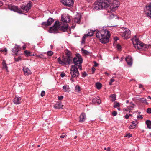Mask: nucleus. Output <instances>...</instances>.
Returning a JSON list of instances; mask_svg holds the SVG:
<instances>
[{"mask_svg": "<svg viewBox=\"0 0 151 151\" xmlns=\"http://www.w3.org/2000/svg\"><path fill=\"white\" fill-rule=\"evenodd\" d=\"M130 105L129 106H128L127 108H124L123 109L124 111H128L129 112H131V111L133 109L135 106V105L132 102L130 103Z\"/></svg>", "mask_w": 151, "mask_h": 151, "instance_id": "15", "label": "nucleus"}, {"mask_svg": "<svg viewBox=\"0 0 151 151\" xmlns=\"http://www.w3.org/2000/svg\"><path fill=\"white\" fill-rule=\"evenodd\" d=\"M130 31L128 29H127L124 32H121L120 35L124 38L127 39L130 37Z\"/></svg>", "mask_w": 151, "mask_h": 151, "instance_id": "9", "label": "nucleus"}, {"mask_svg": "<svg viewBox=\"0 0 151 151\" xmlns=\"http://www.w3.org/2000/svg\"><path fill=\"white\" fill-rule=\"evenodd\" d=\"M81 17L79 15L76 17L74 19V21L75 23L79 24L80 23Z\"/></svg>", "mask_w": 151, "mask_h": 151, "instance_id": "24", "label": "nucleus"}, {"mask_svg": "<svg viewBox=\"0 0 151 151\" xmlns=\"http://www.w3.org/2000/svg\"><path fill=\"white\" fill-rule=\"evenodd\" d=\"M129 117V116L127 114L125 116V118L126 119H128Z\"/></svg>", "mask_w": 151, "mask_h": 151, "instance_id": "55", "label": "nucleus"}, {"mask_svg": "<svg viewBox=\"0 0 151 151\" xmlns=\"http://www.w3.org/2000/svg\"><path fill=\"white\" fill-rule=\"evenodd\" d=\"M139 88H142L143 90L144 89V88H143V86L141 84H139Z\"/></svg>", "mask_w": 151, "mask_h": 151, "instance_id": "52", "label": "nucleus"}, {"mask_svg": "<svg viewBox=\"0 0 151 151\" xmlns=\"http://www.w3.org/2000/svg\"><path fill=\"white\" fill-rule=\"evenodd\" d=\"M2 4H3L2 2L1 1H0V6H2Z\"/></svg>", "mask_w": 151, "mask_h": 151, "instance_id": "61", "label": "nucleus"}, {"mask_svg": "<svg viewBox=\"0 0 151 151\" xmlns=\"http://www.w3.org/2000/svg\"><path fill=\"white\" fill-rule=\"evenodd\" d=\"M95 85L96 86V88L98 89H100L102 87V85L100 83L97 82L96 83Z\"/></svg>", "mask_w": 151, "mask_h": 151, "instance_id": "29", "label": "nucleus"}, {"mask_svg": "<svg viewBox=\"0 0 151 151\" xmlns=\"http://www.w3.org/2000/svg\"><path fill=\"white\" fill-rule=\"evenodd\" d=\"M87 75V74L86 72H84L82 73V77H85Z\"/></svg>", "mask_w": 151, "mask_h": 151, "instance_id": "44", "label": "nucleus"}, {"mask_svg": "<svg viewBox=\"0 0 151 151\" xmlns=\"http://www.w3.org/2000/svg\"><path fill=\"white\" fill-rule=\"evenodd\" d=\"M127 136H128V137H132V134H128Z\"/></svg>", "mask_w": 151, "mask_h": 151, "instance_id": "58", "label": "nucleus"}, {"mask_svg": "<svg viewBox=\"0 0 151 151\" xmlns=\"http://www.w3.org/2000/svg\"><path fill=\"white\" fill-rule=\"evenodd\" d=\"M32 6V4L31 1H29L25 6L22 5L21 6V8L24 11H25L27 12L31 9Z\"/></svg>", "mask_w": 151, "mask_h": 151, "instance_id": "10", "label": "nucleus"}, {"mask_svg": "<svg viewBox=\"0 0 151 151\" xmlns=\"http://www.w3.org/2000/svg\"><path fill=\"white\" fill-rule=\"evenodd\" d=\"M92 102L93 103H97L98 104H100L101 103L100 99L99 97H95L92 100Z\"/></svg>", "mask_w": 151, "mask_h": 151, "instance_id": "23", "label": "nucleus"}, {"mask_svg": "<svg viewBox=\"0 0 151 151\" xmlns=\"http://www.w3.org/2000/svg\"><path fill=\"white\" fill-rule=\"evenodd\" d=\"M73 61L75 66L81 70H82L81 64L82 63V59L81 55L79 54H77L76 56L73 58Z\"/></svg>", "mask_w": 151, "mask_h": 151, "instance_id": "5", "label": "nucleus"}, {"mask_svg": "<svg viewBox=\"0 0 151 151\" xmlns=\"http://www.w3.org/2000/svg\"><path fill=\"white\" fill-rule=\"evenodd\" d=\"M131 123V125L129 127V129H132L135 128L137 124L136 120L133 121Z\"/></svg>", "mask_w": 151, "mask_h": 151, "instance_id": "22", "label": "nucleus"}, {"mask_svg": "<svg viewBox=\"0 0 151 151\" xmlns=\"http://www.w3.org/2000/svg\"><path fill=\"white\" fill-rule=\"evenodd\" d=\"M110 35V32L107 30L101 29L98 31L96 33V37L101 43L104 44L109 42Z\"/></svg>", "mask_w": 151, "mask_h": 151, "instance_id": "1", "label": "nucleus"}, {"mask_svg": "<svg viewBox=\"0 0 151 151\" xmlns=\"http://www.w3.org/2000/svg\"><path fill=\"white\" fill-rule=\"evenodd\" d=\"M81 51L83 53L86 54H87L88 53V51L84 50L83 48L82 49Z\"/></svg>", "mask_w": 151, "mask_h": 151, "instance_id": "37", "label": "nucleus"}, {"mask_svg": "<svg viewBox=\"0 0 151 151\" xmlns=\"http://www.w3.org/2000/svg\"><path fill=\"white\" fill-rule=\"evenodd\" d=\"M21 100V97H16L14 99L13 102L15 104H19L20 103V101Z\"/></svg>", "mask_w": 151, "mask_h": 151, "instance_id": "21", "label": "nucleus"}, {"mask_svg": "<svg viewBox=\"0 0 151 151\" xmlns=\"http://www.w3.org/2000/svg\"><path fill=\"white\" fill-rule=\"evenodd\" d=\"M66 56L65 57L72 60L73 58L72 56V54L70 52L67 50L66 53Z\"/></svg>", "mask_w": 151, "mask_h": 151, "instance_id": "26", "label": "nucleus"}, {"mask_svg": "<svg viewBox=\"0 0 151 151\" xmlns=\"http://www.w3.org/2000/svg\"><path fill=\"white\" fill-rule=\"evenodd\" d=\"M146 124L147 127L149 129H151V121L147 120L146 121Z\"/></svg>", "mask_w": 151, "mask_h": 151, "instance_id": "28", "label": "nucleus"}, {"mask_svg": "<svg viewBox=\"0 0 151 151\" xmlns=\"http://www.w3.org/2000/svg\"><path fill=\"white\" fill-rule=\"evenodd\" d=\"M147 112L148 113H151V108H148L147 110Z\"/></svg>", "mask_w": 151, "mask_h": 151, "instance_id": "42", "label": "nucleus"}, {"mask_svg": "<svg viewBox=\"0 0 151 151\" xmlns=\"http://www.w3.org/2000/svg\"><path fill=\"white\" fill-rule=\"evenodd\" d=\"M63 106L60 102H58L54 106V107L55 109H59L62 108Z\"/></svg>", "mask_w": 151, "mask_h": 151, "instance_id": "20", "label": "nucleus"}, {"mask_svg": "<svg viewBox=\"0 0 151 151\" xmlns=\"http://www.w3.org/2000/svg\"><path fill=\"white\" fill-rule=\"evenodd\" d=\"M62 24V23H59L58 21H56L55 22L54 25L52 27H50L49 32L50 33H53L58 29L63 32L65 31L68 29V25L66 24L65 25H63Z\"/></svg>", "mask_w": 151, "mask_h": 151, "instance_id": "2", "label": "nucleus"}, {"mask_svg": "<svg viewBox=\"0 0 151 151\" xmlns=\"http://www.w3.org/2000/svg\"><path fill=\"white\" fill-rule=\"evenodd\" d=\"M115 80L114 79L112 78L111 79L110 81L109 82V84L110 85H111L112 84V83Z\"/></svg>", "mask_w": 151, "mask_h": 151, "instance_id": "41", "label": "nucleus"}, {"mask_svg": "<svg viewBox=\"0 0 151 151\" xmlns=\"http://www.w3.org/2000/svg\"><path fill=\"white\" fill-rule=\"evenodd\" d=\"M86 117L85 114L84 113H82L80 116L79 122H84L86 119Z\"/></svg>", "mask_w": 151, "mask_h": 151, "instance_id": "19", "label": "nucleus"}, {"mask_svg": "<svg viewBox=\"0 0 151 151\" xmlns=\"http://www.w3.org/2000/svg\"><path fill=\"white\" fill-rule=\"evenodd\" d=\"M133 44L135 48L139 50H145V49L147 48L149 45H146L139 41V39L135 36L132 39Z\"/></svg>", "mask_w": 151, "mask_h": 151, "instance_id": "4", "label": "nucleus"}, {"mask_svg": "<svg viewBox=\"0 0 151 151\" xmlns=\"http://www.w3.org/2000/svg\"><path fill=\"white\" fill-rule=\"evenodd\" d=\"M110 148L109 147H108L107 148V151H110Z\"/></svg>", "mask_w": 151, "mask_h": 151, "instance_id": "59", "label": "nucleus"}, {"mask_svg": "<svg viewBox=\"0 0 151 151\" xmlns=\"http://www.w3.org/2000/svg\"><path fill=\"white\" fill-rule=\"evenodd\" d=\"M75 90L76 91L79 92L80 90V87L78 85H77L75 87Z\"/></svg>", "mask_w": 151, "mask_h": 151, "instance_id": "33", "label": "nucleus"}, {"mask_svg": "<svg viewBox=\"0 0 151 151\" xmlns=\"http://www.w3.org/2000/svg\"><path fill=\"white\" fill-rule=\"evenodd\" d=\"M115 104L114 106V107L116 108L117 107H119L120 106V104L119 102H115Z\"/></svg>", "mask_w": 151, "mask_h": 151, "instance_id": "35", "label": "nucleus"}, {"mask_svg": "<svg viewBox=\"0 0 151 151\" xmlns=\"http://www.w3.org/2000/svg\"><path fill=\"white\" fill-rule=\"evenodd\" d=\"M19 50V46L16 44L15 45V46L14 48L12 49V55H17L18 52Z\"/></svg>", "mask_w": 151, "mask_h": 151, "instance_id": "16", "label": "nucleus"}, {"mask_svg": "<svg viewBox=\"0 0 151 151\" xmlns=\"http://www.w3.org/2000/svg\"><path fill=\"white\" fill-rule=\"evenodd\" d=\"M78 67L75 65H71L70 68V73L71 78H70L72 82L74 81L73 79V78H77L79 75V72L78 70Z\"/></svg>", "mask_w": 151, "mask_h": 151, "instance_id": "6", "label": "nucleus"}, {"mask_svg": "<svg viewBox=\"0 0 151 151\" xmlns=\"http://www.w3.org/2000/svg\"><path fill=\"white\" fill-rule=\"evenodd\" d=\"M63 89L64 90V91L65 92H69L70 91V88L69 86L67 85H65L63 86Z\"/></svg>", "mask_w": 151, "mask_h": 151, "instance_id": "27", "label": "nucleus"}, {"mask_svg": "<svg viewBox=\"0 0 151 151\" xmlns=\"http://www.w3.org/2000/svg\"><path fill=\"white\" fill-rule=\"evenodd\" d=\"M116 47L118 49V50H120L121 49V47L120 45L118 44L117 45Z\"/></svg>", "mask_w": 151, "mask_h": 151, "instance_id": "36", "label": "nucleus"}, {"mask_svg": "<svg viewBox=\"0 0 151 151\" xmlns=\"http://www.w3.org/2000/svg\"><path fill=\"white\" fill-rule=\"evenodd\" d=\"M65 74L64 73H62L60 74V76L62 77H63L65 76Z\"/></svg>", "mask_w": 151, "mask_h": 151, "instance_id": "56", "label": "nucleus"}, {"mask_svg": "<svg viewBox=\"0 0 151 151\" xmlns=\"http://www.w3.org/2000/svg\"><path fill=\"white\" fill-rule=\"evenodd\" d=\"M61 1L63 4L68 7L73 6L74 3L73 0H62Z\"/></svg>", "mask_w": 151, "mask_h": 151, "instance_id": "8", "label": "nucleus"}, {"mask_svg": "<svg viewBox=\"0 0 151 151\" xmlns=\"http://www.w3.org/2000/svg\"><path fill=\"white\" fill-rule=\"evenodd\" d=\"M50 46H51V49H52L53 48V46L52 45H51Z\"/></svg>", "mask_w": 151, "mask_h": 151, "instance_id": "64", "label": "nucleus"}, {"mask_svg": "<svg viewBox=\"0 0 151 151\" xmlns=\"http://www.w3.org/2000/svg\"><path fill=\"white\" fill-rule=\"evenodd\" d=\"M96 70L95 68L94 67H92V73H94L95 70Z\"/></svg>", "mask_w": 151, "mask_h": 151, "instance_id": "49", "label": "nucleus"}, {"mask_svg": "<svg viewBox=\"0 0 151 151\" xmlns=\"http://www.w3.org/2000/svg\"><path fill=\"white\" fill-rule=\"evenodd\" d=\"M38 56L40 58H45L44 57L43 55L42 54H41L40 55Z\"/></svg>", "mask_w": 151, "mask_h": 151, "instance_id": "51", "label": "nucleus"}, {"mask_svg": "<svg viewBox=\"0 0 151 151\" xmlns=\"http://www.w3.org/2000/svg\"><path fill=\"white\" fill-rule=\"evenodd\" d=\"M53 54V52L51 51H49L47 52V54L49 56H52Z\"/></svg>", "mask_w": 151, "mask_h": 151, "instance_id": "39", "label": "nucleus"}, {"mask_svg": "<svg viewBox=\"0 0 151 151\" xmlns=\"http://www.w3.org/2000/svg\"><path fill=\"white\" fill-rule=\"evenodd\" d=\"M137 118H139V119H142V116L141 115H139V116H137Z\"/></svg>", "mask_w": 151, "mask_h": 151, "instance_id": "50", "label": "nucleus"}, {"mask_svg": "<svg viewBox=\"0 0 151 151\" xmlns=\"http://www.w3.org/2000/svg\"><path fill=\"white\" fill-rule=\"evenodd\" d=\"M109 0H97L94 4V7L95 9H101L104 8H107L110 4Z\"/></svg>", "mask_w": 151, "mask_h": 151, "instance_id": "3", "label": "nucleus"}, {"mask_svg": "<svg viewBox=\"0 0 151 151\" xmlns=\"http://www.w3.org/2000/svg\"><path fill=\"white\" fill-rule=\"evenodd\" d=\"M147 99H151V97H150V96H148V97H147Z\"/></svg>", "mask_w": 151, "mask_h": 151, "instance_id": "63", "label": "nucleus"}, {"mask_svg": "<svg viewBox=\"0 0 151 151\" xmlns=\"http://www.w3.org/2000/svg\"><path fill=\"white\" fill-rule=\"evenodd\" d=\"M4 51H5V52H6V53H5V55L6 54V52H7V49H6V48H5L4 49Z\"/></svg>", "mask_w": 151, "mask_h": 151, "instance_id": "57", "label": "nucleus"}, {"mask_svg": "<svg viewBox=\"0 0 151 151\" xmlns=\"http://www.w3.org/2000/svg\"><path fill=\"white\" fill-rule=\"evenodd\" d=\"M72 60L65 57L64 56L63 57L62 60L59 58L58 59V62L59 63L61 64H69L70 63V61H71Z\"/></svg>", "mask_w": 151, "mask_h": 151, "instance_id": "7", "label": "nucleus"}, {"mask_svg": "<svg viewBox=\"0 0 151 151\" xmlns=\"http://www.w3.org/2000/svg\"><path fill=\"white\" fill-rule=\"evenodd\" d=\"M95 31L92 30H88V34L90 37H91L93 35V33Z\"/></svg>", "mask_w": 151, "mask_h": 151, "instance_id": "30", "label": "nucleus"}, {"mask_svg": "<svg viewBox=\"0 0 151 151\" xmlns=\"http://www.w3.org/2000/svg\"><path fill=\"white\" fill-rule=\"evenodd\" d=\"M61 19L62 21L60 22H59V23H62V24H63V25H65L66 24L68 26L67 23L69 22L70 21V18L69 17H66L64 18H63L62 17Z\"/></svg>", "mask_w": 151, "mask_h": 151, "instance_id": "13", "label": "nucleus"}, {"mask_svg": "<svg viewBox=\"0 0 151 151\" xmlns=\"http://www.w3.org/2000/svg\"><path fill=\"white\" fill-rule=\"evenodd\" d=\"M83 37H84V38H86L87 37H90L89 36V35H88V33H87V34H85L83 36Z\"/></svg>", "mask_w": 151, "mask_h": 151, "instance_id": "48", "label": "nucleus"}, {"mask_svg": "<svg viewBox=\"0 0 151 151\" xmlns=\"http://www.w3.org/2000/svg\"><path fill=\"white\" fill-rule=\"evenodd\" d=\"M117 112L116 111H114L112 113V114L113 116H116L117 114Z\"/></svg>", "mask_w": 151, "mask_h": 151, "instance_id": "46", "label": "nucleus"}, {"mask_svg": "<svg viewBox=\"0 0 151 151\" xmlns=\"http://www.w3.org/2000/svg\"><path fill=\"white\" fill-rule=\"evenodd\" d=\"M45 94V92L44 91H43L41 92V96L43 97L44 96Z\"/></svg>", "mask_w": 151, "mask_h": 151, "instance_id": "45", "label": "nucleus"}, {"mask_svg": "<svg viewBox=\"0 0 151 151\" xmlns=\"http://www.w3.org/2000/svg\"><path fill=\"white\" fill-rule=\"evenodd\" d=\"M63 98V97L62 96H58V99L59 100H61Z\"/></svg>", "mask_w": 151, "mask_h": 151, "instance_id": "47", "label": "nucleus"}, {"mask_svg": "<svg viewBox=\"0 0 151 151\" xmlns=\"http://www.w3.org/2000/svg\"><path fill=\"white\" fill-rule=\"evenodd\" d=\"M24 55L27 56H30L31 55V53L29 51H28L27 50H25L24 51Z\"/></svg>", "mask_w": 151, "mask_h": 151, "instance_id": "31", "label": "nucleus"}, {"mask_svg": "<svg viewBox=\"0 0 151 151\" xmlns=\"http://www.w3.org/2000/svg\"><path fill=\"white\" fill-rule=\"evenodd\" d=\"M94 66L97 67L98 66V64L97 63H96V62L94 61Z\"/></svg>", "mask_w": 151, "mask_h": 151, "instance_id": "53", "label": "nucleus"}, {"mask_svg": "<svg viewBox=\"0 0 151 151\" xmlns=\"http://www.w3.org/2000/svg\"><path fill=\"white\" fill-rule=\"evenodd\" d=\"M4 51V50H0V52H3Z\"/></svg>", "mask_w": 151, "mask_h": 151, "instance_id": "60", "label": "nucleus"}, {"mask_svg": "<svg viewBox=\"0 0 151 151\" xmlns=\"http://www.w3.org/2000/svg\"><path fill=\"white\" fill-rule=\"evenodd\" d=\"M115 39L116 40H119V38L116 37H115Z\"/></svg>", "mask_w": 151, "mask_h": 151, "instance_id": "62", "label": "nucleus"}, {"mask_svg": "<svg viewBox=\"0 0 151 151\" xmlns=\"http://www.w3.org/2000/svg\"><path fill=\"white\" fill-rule=\"evenodd\" d=\"M86 38H84V37H83L82 38V43H84L85 42V40Z\"/></svg>", "mask_w": 151, "mask_h": 151, "instance_id": "54", "label": "nucleus"}, {"mask_svg": "<svg viewBox=\"0 0 151 151\" xmlns=\"http://www.w3.org/2000/svg\"><path fill=\"white\" fill-rule=\"evenodd\" d=\"M14 59L17 62H18L19 61H20L22 60L20 56L18 57L17 58H15Z\"/></svg>", "mask_w": 151, "mask_h": 151, "instance_id": "38", "label": "nucleus"}, {"mask_svg": "<svg viewBox=\"0 0 151 151\" xmlns=\"http://www.w3.org/2000/svg\"><path fill=\"white\" fill-rule=\"evenodd\" d=\"M125 60L128 65L130 66H131L132 63V60L131 57L130 56H128L125 58Z\"/></svg>", "mask_w": 151, "mask_h": 151, "instance_id": "18", "label": "nucleus"}, {"mask_svg": "<svg viewBox=\"0 0 151 151\" xmlns=\"http://www.w3.org/2000/svg\"><path fill=\"white\" fill-rule=\"evenodd\" d=\"M111 6V9L113 11L116 9L119 5V3L117 0H116L113 1Z\"/></svg>", "mask_w": 151, "mask_h": 151, "instance_id": "11", "label": "nucleus"}, {"mask_svg": "<svg viewBox=\"0 0 151 151\" xmlns=\"http://www.w3.org/2000/svg\"><path fill=\"white\" fill-rule=\"evenodd\" d=\"M9 8L11 10L15 12H16L19 13H22V10L15 6L11 5L9 6Z\"/></svg>", "mask_w": 151, "mask_h": 151, "instance_id": "12", "label": "nucleus"}, {"mask_svg": "<svg viewBox=\"0 0 151 151\" xmlns=\"http://www.w3.org/2000/svg\"><path fill=\"white\" fill-rule=\"evenodd\" d=\"M23 70L24 72V74L25 75H28L31 74L32 72L30 69L27 67H23Z\"/></svg>", "mask_w": 151, "mask_h": 151, "instance_id": "17", "label": "nucleus"}, {"mask_svg": "<svg viewBox=\"0 0 151 151\" xmlns=\"http://www.w3.org/2000/svg\"><path fill=\"white\" fill-rule=\"evenodd\" d=\"M54 21V19L51 18H49L47 22H43L42 25L45 26H50Z\"/></svg>", "mask_w": 151, "mask_h": 151, "instance_id": "14", "label": "nucleus"}, {"mask_svg": "<svg viewBox=\"0 0 151 151\" xmlns=\"http://www.w3.org/2000/svg\"><path fill=\"white\" fill-rule=\"evenodd\" d=\"M115 15L112 14H109L108 17L109 19H111L114 17Z\"/></svg>", "mask_w": 151, "mask_h": 151, "instance_id": "34", "label": "nucleus"}, {"mask_svg": "<svg viewBox=\"0 0 151 151\" xmlns=\"http://www.w3.org/2000/svg\"><path fill=\"white\" fill-rule=\"evenodd\" d=\"M2 65L3 66V68L5 69L7 72H8L7 64H6L5 60H3L2 62Z\"/></svg>", "mask_w": 151, "mask_h": 151, "instance_id": "25", "label": "nucleus"}, {"mask_svg": "<svg viewBox=\"0 0 151 151\" xmlns=\"http://www.w3.org/2000/svg\"><path fill=\"white\" fill-rule=\"evenodd\" d=\"M110 97L112 98L111 101H114L116 99V96L115 94H111L110 96Z\"/></svg>", "mask_w": 151, "mask_h": 151, "instance_id": "32", "label": "nucleus"}, {"mask_svg": "<svg viewBox=\"0 0 151 151\" xmlns=\"http://www.w3.org/2000/svg\"><path fill=\"white\" fill-rule=\"evenodd\" d=\"M141 102L143 103H145L147 104H148L147 102L146 99H145L144 98H142L141 99Z\"/></svg>", "mask_w": 151, "mask_h": 151, "instance_id": "40", "label": "nucleus"}, {"mask_svg": "<svg viewBox=\"0 0 151 151\" xmlns=\"http://www.w3.org/2000/svg\"><path fill=\"white\" fill-rule=\"evenodd\" d=\"M62 134V135L60 136V137L61 138H63L67 136V135L66 134H65L64 133H63Z\"/></svg>", "mask_w": 151, "mask_h": 151, "instance_id": "43", "label": "nucleus"}]
</instances>
